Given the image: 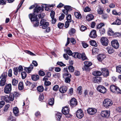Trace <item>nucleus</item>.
<instances>
[{
    "mask_svg": "<svg viewBox=\"0 0 121 121\" xmlns=\"http://www.w3.org/2000/svg\"><path fill=\"white\" fill-rule=\"evenodd\" d=\"M112 104V101L108 99H106L104 100L103 103V105L104 107L107 108H109Z\"/></svg>",
    "mask_w": 121,
    "mask_h": 121,
    "instance_id": "7ed1b4c3",
    "label": "nucleus"
},
{
    "mask_svg": "<svg viewBox=\"0 0 121 121\" xmlns=\"http://www.w3.org/2000/svg\"><path fill=\"white\" fill-rule=\"evenodd\" d=\"M91 10V9L88 7L87 6L85 8L84 11L85 12H87L90 11Z\"/></svg>",
    "mask_w": 121,
    "mask_h": 121,
    "instance_id": "864d4df0",
    "label": "nucleus"
},
{
    "mask_svg": "<svg viewBox=\"0 0 121 121\" xmlns=\"http://www.w3.org/2000/svg\"><path fill=\"white\" fill-rule=\"evenodd\" d=\"M11 90L12 85L10 84H9L6 85L4 88V92L6 94L9 93Z\"/></svg>",
    "mask_w": 121,
    "mask_h": 121,
    "instance_id": "39448f33",
    "label": "nucleus"
},
{
    "mask_svg": "<svg viewBox=\"0 0 121 121\" xmlns=\"http://www.w3.org/2000/svg\"><path fill=\"white\" fill-rule=\"evenodd\" d=\"M98 13L99 14H102L103 13V10L102 9L100 8H99L97 10Z\"/></svg>",
    "mask_w": 121,
    "mask_h": 121,
    "instance_id": "8fccbe9b",
    "label": "nucleus"
},
{
    "mask_svg": "<svg viewBox=\"0 0 121 121\" xmlns=\"http://www.w3.org/2000/svg\"><path fill=\"white\" fill-rule=\"evenodd\" d=\"M76 116L79 118H82L84 116L82 110L81 109L78 110L76 112Z\"/></svg>",
    "mask_w": 121,
    "mask_h": 121,
    "instance_id": "9d476101",
    "label": "nucleus"
},
{
    "mask_svg": "<svg viewBox=\"0 0 121 121\" xmlns=\"http://www.w3.org/2000/svg\"><path fill=\"white\" fill-rule=\"evenodd\" d=\"M106 57L104 54H99L97 57V59L99 61H101Z\"/></svg>",
    "mask_w": 121,
    "mask_h": 121,
    "instance_id": "4468645a",
    "label": "nucleus"
},
{
    "mask_svg": "<svg viewBox=\"0 0 121 121\" xmlns=\"http://www.w3.org/2000/svg\"><path fill=\"white\" fill-rule=\"evenodd\" d=\"M58 89L59 86L58 85L54 86L53 88V90L56 91H57Z\"/></svg>",
    "mask_w": 121,
    "mask_h": 121,
    "instance_id": "e2e57ef3",
    "label": "nucleus"
},
{
    "mask_svg": "<svg viewBox=\"0 0 121 121\" xmlns=\"http://www.w3.org/2000/svg\"><path fill=\"white\" fill-rule=\"evenodd\" d=\"M117 71L120 73H121V66H118L116 67Z\"/></svg>",
    "mask_w": 121,
    "mask_h": 121,
    "instance_id": "37998d69",
    "label": "nucleus"
},
{
    "mask_svg": "<svg viewBox=\"0 0 121 121\" xmlns=\"http://www.w3.org/2000/svg\"><path fill=\"white\" fill-rule=\"evenodd\" d=\"M106 49L108 52L110 54L113 53L114 52V50L111 47H108Z\"/></svg>",
    "mask_w": 121,
    "mask_h": 121,
    "instance_id": "4be33fe9",
    "label": "nucleus"
},
{
    "mask_svg": "<svg viewBox=\"0 0 121 121\" xmlns=\"http://www.w3.org/2000/svg\"><path fill=\"white\" fill-rule=\"evenodd\" d=\"M117 87L114 85H112L110 87V89L111 91L114 93Z\"/></svg>",
    "mask_w": 121,
    "mask_h": 121,
    "instance_id": "393cba45",
    "label": "nucleus"
},
{
    "mask_svg": "<svg viewBox=\"0 0 121 121\" xmlns=\"http://www.w3.org/2000/svg\"><path fill=\"white\" fill-rule=\"evenodd\" d=\"M8 121H15V120L13 119V117L10 116L8 117Z\"/></svg>",
    "mask_w": 121,
    "mask_h": 121,
    "instance_id": "774afa93",
    "label": "nucleus"
},
{
    "mask_svg": "<svg viewBox=\"0 0 121 121\" xmlns=\"http://www.w3.org/2000/svg\"><path fill=\"white\" fill-rule=\"evenodd\" d=\"M114 93L117 94H121V90L117 87Z\"/></svg>",
    "mask_w": 121,
    "mask_h": 121,
    "instance_id": "09e8293b",
    "label": "nucleus"
},
{
    "mask_svg": "<svg viewBox=\"0 0 121 121\" xmlns=\"http://www.w3.org/2000/svg\"><path fill=\"white\" fill-rule=\"evenodd\" d=\"M67 53L69 56L72 55L73 56V53L72 52L71 50H66Z\"/></svg>",
    "mask_w": 121,
    "mask_h": 121,
    "instance_id": "13d9d810",
    "label": "nucleus"
},
{
    "mask_svg": "<svg viewBox=\"0 0 121 121\" xmlns=\"http://www.w3.org/2000/svg\"><path fill=\"white\" fill-rule=\"evenodd\" d=\"M73 56L75 58H78L81 59L83 60L87 59V58L85 54L84 53L81 54L78 52L73 53Z\"/></svg>",
    "mask_w": 121,
    "mask_h": 121,
    "instance_id": "f03ea898",
    "label": "nucleus"
},
{
    "mask_svg": "<svg viewBox=\"0 0 121 121\" xmlns=\"http://www.w3.org/2000/svg\"><path fill=\"white\" fill-rule=\"evenodd\" d=\"M104 26V24L103 23H101L98 25L97 26V28L98 29H101V28Z\"/></svg>",
    "mask_w": 121,
    "mask_h": 121,
    "instance_id": "3c124183",
    "label": "nucleus"
},
{
    "mask_svg": "<svg viewBox=\"0 0 121 121\" xmlns=\"http://www.w3.org/2000/svg\"><path fill=\"white\" fill-rule=\"evenodd\" d=\"M88 113L90 115H93L96 113L97 112L96 109L93 108H89L87 110Z\"/></svg>",
    "mask_w": 121,
    "mask_h": 121,
    "instance_id": "1a4fd4ad",
    "label": "nucleus"
},
{
    "mask_svg": "<svg viewBox=\"0 0 121 121\" xmlns=\"http://www.w3.org/2000/svg\"><path fill=\"white\" fill-rule=\"evenodd\" d=\"M102 78L100 77H97L93 78V82L95 83H99L101 82Z\"/></svg>",
    "mask_w": 121,
    "mask_h": 121,
    "instance_id": "2eb2a0df",
    "label": "nucleus"
},
{
    "mask_svg": "<svg viewBox=\"0 0 121 121\" xmlns=\"http://www.w3.org/2000/svg\"><path fill=\"white\" fill-rule=\"evenodd\" d=\"M62 116V114L58 112L56 114V117L57 118V120L59 121L61 118Z\"/></svg>",
    "mask_w": 121,
    "mask_h": 121,
    "instance_id": "473e14b6",
    "label": "nucleus"
},
{
    "mask_svg": "<svg viewBox=\"0 0 121 121\" xmlns=\"http://www.w3.org/2000/svg\"><path fill=\"white\" fill-rule=\"evenodd\" d=\"M94 17V16L92 15L89 14L86 16V19L88 21H90L92 20Z\"/></svg>",
    "mask_w": 121,
    "mask_h": 121,
    "instance_id": "aec40b11",
    "label": "nucleus"
},
{
    "mask_svg": "<svg viewBox=\"0 0 121 121\" xmlns=\"http://www.w3.org/2000/svg\"><path fill=\"white\" fill-rule=\"evenodd\" d=\"M55 13L53 11H52L51 13H50V16L52 18H54Z\"/></svg>",
    "mask_w": 121,
    "mask_h": 121,
    "instance_id": "338daca9",
    "label": "nucleus"
},
{
    "mask_svg": "<svg viewBox=\"0 0 121 121\" xmlns=\"http://www.w3.org/2000/svg\"><path fill=\"white\" fill-rule=\"evenodd\" d=\"M70 104L71 106L72 107L77 105V103L76 99L75 98L72 99L70 100Z\"/></svg>",
    "mask_w": 121,
    "mask_h": 121,
    "instance_id": "f8f14e48",
    "label": "nucleus"
},
{
    "mask_svg": "<svg viewBox=\"0 0 121 121\" xmlns=\"http://www.w3.org/2000/svg\"><path fill=\"white\" fill-rule=\"evenodd\" d=\"M74 15L75 17L77 18L80 19L81 17V14L79 12H76L74 13Z\"/></svg>",
    "mask_w": 121,
    "mask_h": 121,
    "instance_id": "c85d7f7f",
    "label": "nucleus"
},
{
    "mask_svg": "<svg viewBox=\"0 0 121 121\" xmlns=\"http://www.w3.org/2000/svg\"><path fill=\"white\" fill-rule=\"evenodd\" d=\"M25 52L26 53H27L31 56H36V55L32 52H31L27 50H26L25 51Z\"/></svg>",
    "mask_w": 121,
    "mask_h": 121,
    "instance_id": "49530a36",
    "label": "nucleus"
},
{
    "mask_svg": "<svg viewBox=\"0 0 121 121\" xmlns=\"http://www.w3.org/2000/svg\"><path fill=\"white\" fill-rule=\"evenodd\" d=\"M48 23L46 22L44 19H42L39 23V26H41V27L44 29H46L48 27Z\"/></svg>",
    "mask_w": 121,
    "mask_h": 121,
    "instance_id": "20e7f679",
    "label": "nucleus"
},
{
    "mask_svg": "<svg viewBox=\"0 0 121 121\" xmlns=\"http://www.w3.org/2000/svg\"><path fill=\"white\" fill-rule=\"evenodd\" d=\"M1 99L2 100H4L7 102H9V96L7 95L1 96Z\"/></svg>",
    "mask_w": 121,
    "mask_h": 121,
    "instance_id": "412c9836",
    "label": "nucleus"
},
{
    "mask_svg": "<svg viewBox=\"0 0 121 121\" xmlns=\"http://www.w3.org/2000/svg\"><path fill=\"white\" fill-rule=\"evenodd\" d=\"M18 87L19 90H21L23 89L24 87L23 82H21L19 83Z\"/></svg>",
    "mask_w": 121,
    "mask_h": 121,
    "instance_id": "2f4dec72",
    "label": "nucleus"
},
{
    "mask_svg": "<svg viewBox=\"0 0 121 121\" xmlns=\"http://www.w3.org/2000/svg\"><path fill=\"white\" fill-rule=\"evenodd\" d=\"M7 76V73L6 72H4L1 75L0 78H4L5 79H6V78Z\"/></svg>",
    "mask_w": 121,
    "mask_h": 121,
    "instance_id": "72a5a7b5",
    "label": "nucleus"
},
{
    "mask_svg": "<svg viewBox=\"0 0 121 121\" xmlns=\"http://www.w3.org/2000/svg\"><path fill=\"white\" fill-rule=\"evenodd\" d=\"M13 112L15 115L16 116H17L19 115V111L18 108L16 107H14L13 110Z\"/></svg>",
    "mask_w": 121,
    "mask_h": 121,
    "instance_id": "a211bd4d",
    "label": "nucleus"
},
{
    "mask_svg": "<svg viewBox=\"0 0 121 121\" xmlns=\"http://www.w3.org/2000/svg\"><path fill=\"white\" fill-rule=\"evenodd\" d=\"M75 30L74 29L71 28L69 30V33L70 35H72L75 33Z\"/></svg>",
    "mask_w": 121,
    "mask_h": 121,
    "instance_id": "cd10ccee",
    "label": "nucleus"
},
{
    "mask_svg": "<svg viewBox=\"0 0 121 121\" xmlns=\"http://www.w3.org/2000/svg\"><path fill=\"white\" fill-rule=\"evenodd\" d=\"M93 74L95 76H100L102 74V73L100 71H96L94 72Z\"/></svg>",
    "mask_w": 121,
    "mask_h": 121,
    "instance_id": "a878e982",
    "label": "nucleus"
},
{
    "mask_svg": "<svg viewBox=\"0 0 121 121\" xmlns=\"http://www.w3.org/2000/svg\"><path fill=\"white\" fill-rule=\"evenodd\" d=\"M90 44L92 46L96 47L97 45V44L96 42L94 40H91L90 41Z\"/></svg>",
    "mask_w": 121,
    "mask_h": 121,
    "instance_id": "f704fd0d",
    "label": "nucleus"
},
{
    "mask_svg": "<svg viewBox=\"0 0 121 121\" xmlns=\"http://www.w3.org/2000/svg\"><path fill=\"white\" fill-rule=\"evenodd\" d=\"M111 44L112 47L115 49H117L119 46V44L117 40H113L111 42Z\"/></svg>",
    "mask_w": 121,
    "mask_h": 121,
    "instance_id": "9b49d317",
    "label": "nucleus"
},
{
    "mask_svg": "<svg viewBox=\"0 0 121 121\" xmlns=\"http://www.w3.org/2000/svg\"><path fill=\"white\" fill-rule=\"evenodd\" d=\"M39 73L40 76H43L45 75V73L43 71L40 70L39 71Z\"/></svg>",
    "mask_w": 121,
    "mask_h": 121,
    "instance_id": "6e6d98bb",
    "label": "nucleus"
},
{
    "mask_svg": "<svg viewBox=\"0 0 121 121\" xmlns=\"http://www.w3.org/2000/svg\"><path fill=\"white\" fill-rule=\"evenodd\" d=\"M121 35V34L120 33L116 32L114 33L113 36L114 37H119Z\"/></svg>",
    "mask_w": 121,
    "mask_h": 121,
    "instance_id": "69168bd1",
    "label": "nucleus"
},
{
    "mask_svg": "<svg viewBox=\"0 0 121 121\" xmlns=\"http://www.w3.org/2000/svg\"><path fill=\"white\" fill-rule=\"evenodd\" d=\"M65 9L68 11H71V9L70 8V6H65L64 7Z\"/></svg>",
    "mask_w": 121,
    "mask_h": 121,
    "instance_id": "603ef678",
    "label": "nucleus"
},
{
    "mask_svg": "<svg viewBox=\"0 0 121 121\" xmlns=\"http://www.w3.org/2000/svg\"><path fill=\"white\" fill-rule=\"evenodd\" d=\"M21 74L22 79H24L26 77V74L25 72H22L21 73Z\"/></svg>",
    "mask_w": 121,
    "mask_h": 121,
    "instance_id": "a18cd8bd",
    "label": "nucleus"
},
{
    "mask_svg": "<svg viewBox=\"0 0 121 121\" xmlns=\"http://www.w3.org/2000/svg\"><path fill=\"white\" fill-rule=\"evenodd\" d=\"M54 103V99L53 98H52L49 100V104L51 105H53Z\"/></svg>",
    "mask_w": 121,
    "mask_h": 121,
    "instance_id": "c9c22d12",
    "label": "nucleus"
},
{
    "mask_svg": "<svg viewBox=\"0 0 121 121\" xmlns=\"http://www.w3.org/2000/svg\"><path fill=\"white\" fill-rule=\"evenodd\" d=\"M69 108L67 107H65L63 108L62 111V113L65 115L68 114L69 112Z\"/></svg>",
    "mask_w": 121,
    "mask_h": 121,
    "instance_id": "ddd939ff",
    "label": "nucleus"
},
{
    "mask_svg": "<svg viewBox=\"0 0 121 121\" xmlns=\"http://www.w3.org/2000/svg\"><path fill=\"white\" fill-rule=\"evenodd\" d=\"M37 90L39 92H41L44 90L43 87L42 86H40L37 87Z\"/></svg>",
    "mask_w": 121,
    "mask_h": 121,
    "instance_id": "c756f323",
    "label": "nucleus"
},
{
    "mask_svg": "<svg viewBox=\"0 0 121 121\" xmlns=\"http://www.w3.org/2000/svg\"><path fill=\"white\" fill-rule=\"evenodd\" d=\"M39 78V76L38 75H33L32 76L31 78L34 81L38 80Z\"/></svg>",
    "mask_w": 121,
    "mask_h": 121,
    "instance_id": "b1692460",
    "label": "nucleus"
},
{
    "mask_svg": "<svg viewBox=\"0 0 121 121\" xmlns=\"http://www.w3.org/2000/svg\"><path fill=\"white\" fill-rule=\"evenodd\" d=\"M14 99V95H10L9 97V101H13Z\"/></svg>",
    "mask_w": 121,
    "mask_h": 121,
    "instance_id": "ea45409f",
    "label": "nucleus"
},
{
    "mask_svg": "<svg viewBox=\"0 0 121 121\" xmlns=\"http://www.w3.org/2000/svg\"><path fill=\"white\" fill-rule=\"evenodd\" d=\"M87 28L86 26L83 25L81 26L80 28V29L82 31H84Z\"/></svg>",
    "mask_w": 121,
    "mask_h": 121,
    "instance_id": "5fc2aeb1",
    "label": "nucleus"
},
{
    "mask_svg": "<svg viewBox=\"0 0 121 121\" xmlns=\"http://www.w3.org/2000/svg\"><path fill=\"white\" fill-rule=\"evenodd\" d=\"M114 33V32L111 29H109L108 32V34L109 35L113 36Z\"/></svg>",
    "mask_w": 121,
    "mask_h": 121,
    "instance_id": "58836bf2",
    "label": "nucleus"
},
{
    "mask_svg": "<svg viewBox=\"0 0 121 121\" xmlns=\"http://www.w3.org/2000/svg\"><path fill=\"white\" fill-rule=\"evenodd\" d=\"M89 67L84 65L83 67L82 68L83 70H85L86 71H89L90 70Z\"/></svg>",
    "mask_w": 121,
    "mask_h": 121,
    "instance_id": "a19ab883",
    "label": "nucleus"
},
{
    "mask_svg": "<svg viewBox=\"0 0 121 121\" xmlns=\"http://www.w3.org/2000/svg\"><path fill=\"white\" fill-rule=\"evenodd\" d=\"M33 66L32 64H30V66L28 67H25V70L28 73L30 72L32 69L33 68Z\"/></svg>",
    "mask_w": 121,
    "mask_h": 121,
    "instance_id": "f3484780",
    "label": "nucleus"
},
{
    "mask_svg": "<svg viewBox=\"0 0 121 121\" xmlns=\"http://www.w3.org/2000/svg\"><path fill=\"white\" fill-rule=\"evenodd\" d=\"M64 24L63 23L59 22L58 24V26L60 28H62L64 26Z\"/></svg>",
    "mask_w": 121,
    "mask_h": 121,
    "instance_id": "4d7b16f0",
    "label": "nucleus"
},
{
    "mask_svg": "<svg viewBox=\"0 0 121 121\" xmlns=\"http://www.w3.org/2000/svg\"><path fill=\"white\" fill-rule=\"evenodd\" d=\"M42 8L39 5H37L35 7L33 15L31 14H29V16L31 21L34 22L33 24L35 27H37L39 25V22L38 20L37 16L38 12L41 10Z\"/></svg>",
    "mask_w": 121,
    "mask_h": 121,
    "instance_id": "f257e3e1",
    "label": "nucleus"
},
{
    "mask_svg": "<svg viewBox=\"0 0 121 121\" xmlns=\"http://www.w3.org/2000/svg\"><path fill=\"white\" fill-rule=\"evenodd\" d=\"M67 21L69 22H71V15L70 14H68L66 17Z\"/></svg>",
    "mask_w": 121,
    "mask_h": 121,
    "instance_id": "de8ad7c7",
    "label": "nucleus"
},
{
    "mask_svg": "<svg viewBox=\"0 0 121 121\" xmlns=\"http://www.w3.org/2000/svg\"><path fill=\"white\" fill-rule=\"evenodd\" d=\"M121 24V20L120 19H117L112 24H115L117 25H119Z\"/></svg>",
    "mask_w": 121,
    "mask_h": 121,
    "instance_id": "5701e85b",
    "label": "nucleus"
},
{
    "mask_svg": "<svg viewBox=\"0 0 121 121\" xmlns=\"http://www.w3.org/2000/svg\"><path fill=\"white\" fill-rule=\"evenodd\" d=\"M13 70L14 71V74L15 75H17V74L18 70V68L17 67H15Z\"/></svg>",
    "mask_w": 121,
    "mask_h": 121,
    "instance_id": "c03bdc74",
    "label": "nucleus"
},
{
    "mask_svg": "<svg viewBox=\"0 0 121 121\" xmlns=\"http://www.w3.org/2000/svg\"><path fill=\"white\" fill-rule=\"evenodd\" d=\"M100 114L102 117L108 118L110 115V112L107 110L103 111L101 112Z\"/></svg>",
    "mask_w": 121,
    "mask_h": 121,
    "instance_id": "6e6552de",
    "label": "nucleus"
},
{
    "mask_svg": "<svg viewBox=\"0 0 121 121\" xmlns=\"http://www.w3.org/2000/svg\"><path fill=\"white\" fill-rule=\"evenodd\" d=\"M18 82L17 80H16L15 79H13L12 81V85L13 86H16L17 85Z\"/></svg>",
    "mask_w": 121,
    "mask_h": 121,
    "instance_id": "4c0bfd02",
    "label": "nucleus"
},
{
    "mask_svg": "<svg viewBox=\"0 0 121 121\" xmlns=\"http://www.w3.org/2000/svg\"><path fill=\"white\" fill-rule=\"evenodd\" d=\"M108 15L106 14H103L102 15V17L104 19H105L108 17Z\"/></svg>",
    "mask_w": 121,
    "mask_h": 121,
    "instance_id": "680f3d73",
    "label": "nucleus"
},
{
    "mask_svg": "<svg viewBox=\"0 0 121 121\" xmlns=\"http://www.w3.org/2000/svg\"><path fill=\"white\" fill-rule=\"evenodd\" d=\"M90 36L92 38H94L97 37L96 33V31L95 30H93L90 33Z\"/></svg>",
    "mask_w": 121,
    "mask_h": 121,
    "instance_id": "dca6fc26",
    "label": "nucleus"
},
{
    "mask_svg": "<svg viewBox=\"0 0 121 121\" xmlns=\"http://www.w3.org/2000/svg\"><path fill=\"white\" fill-rule=\"evenodd\" d=\"M6 81V79L4 78L2 79L0 81V85L1 86H4L5 85Z\"/></svg>",
    "mask_w": 121,
    "mask_h": 121,
    "instance_id": "7c9ffc66",
    "label": "nucleus"
},
{
    "mask_svg": "<svg viewBox=\"0 0 121 121\" xmlns=\"http://www.w3.org/2000/svg\"><path fill=\"white\" fill-rule=\"evenodd\" d=\"M97 90L100 92L103 93H105L106 91V88L104 86L101 85L98 86L97 87Z\"/></svg>",
    "mask_w": 121,
    "mask_h": 121,
    "instance_id": "0eeeda50",
    "label": "nucleus"
},
{
    "mask_svg": "<svg viewBox=\"0 0 121 121\" xmlns=\"http://www.w3.org/2000/svg\"><path fill=\"white\" fill-rule=\"evenodd\" d=\"M67 89V87L65 86H63L60 88L59 91L61 93H64L66 91Z\"/></svg>",
    "mask_w": 121,
    "mask_h": 121,
    "instance_id": "6ab92c4d",
    "label": "nucleus"
},
{
    "mask_svg": "<svg viewBox=\"0 0 121 121\" xmlns=\"http://www.w3.org/2000/svg\"><path fill=\"white\" fill-rule=\"evenodd\" d=\"M10 106L9 104H8L6 105L4 107V112H6L7 111L8 108Z\"/></svg>",
    "mask_w": 121,
    "mask_h": 121,
    "instance_id": "052dcab7",
    "label": "nucleus"
},
{
    "mask_svg": "<svg viewBox=\"0 0 121 121\" xmlns=\"http://www.w3.org/2000/svg\"><path fill=\"white\" fill-rule=\"evenodd\" d=\"M71 74H70L69 76L65 78V82L66 83H69L71 81L70 78L71 77Z\"/></svg>",
    "mask_w": 121,
    "mask_h": 121,
    "instance_id": "bb28decb",
    "label": "nucleus"
},
{
    "mask_svg": "<svg viewBox=\"0 0 121 121\" xmlns=\"http://www.w3.org/2000/svg\"><path fill=\"white\" fill-rule=\"evenodd\" d=\"M84 65L89 67L92 65V63L91 62L88 61L84 62Z\"/></svg>",
    "mask_w": 121,
    "mask_h": 121,
    "instance_id": "79ce46f5",
    "label": "nucleus"
},
{
    "mask_svg": "<svg viewBox=\"0 0 121 121\" xmlns=\"http://www.w3.org/2000/svg\"><path fill=\"white\" fill-rule=\"evenodd\" d=\"M100 41L102 44L105 46H107L108 43V39L105 37H102L100 39Z\"/></svg>",
    "mask_w": 121,
    "mask_h": 121,
    "instance_id": "423d86ee",
    "label": "nucleus"
},
{
    "mask_svg": "<svg viewBox=\"0 0 121 121\" xmlns=\"http://www.w3.org/2000/svg\"><path fill=\"white\" fill-rule=\"evenodd\" d=\"M68 69L69 72H73L74 70V68L72 65H70L68 67Z\"/></svg>",
    "mask_w": 121,
    "mask_h": 121,
    "instance_id": "e433bc0d",
    "label": "nucleus"
},
{
    "mask_svg": "<svg viewBox=\"0 0 121 121\" xmlns=\"http://www.w3.org/2000/svg\"><path fill=\"white\" fill-rule=\"evenodd\" d=\"M100 32V34H104L105 32V30L104 28H101L99 29Z\"/></svg>",
    "mask_w": 121,
    "mask_h": 121,
    "instance_id": "bf43d9fd",
    "label": "nucleus"
},
{
    "mask_svg": "<svg viewBox=\"0 0 121 121\" xmlns=\"http://www.w3.org/2000/svg\"><path fill=\"white\" fill-rule=\"evenodd\" d=\"M57 64L58 65H59L61 66H65L66 65H65L64 64L61 62H58L57 63Z\"/></svg>",
    "mask_w": 121,
    "mask_h": 121,
    "instance_id": "0e129e2a",
    "label": "nucleus"
}]
</instances>
